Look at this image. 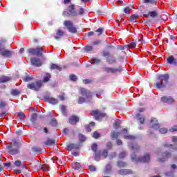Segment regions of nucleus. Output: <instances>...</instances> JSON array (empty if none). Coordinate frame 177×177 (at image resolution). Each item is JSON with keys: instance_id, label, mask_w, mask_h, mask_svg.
Wrapping results in <instances>:
<instances>
[{"instance_id": "obj_1", "label": "nucleus", "mask_w": 177, "mask_h": 177, "mask_svg": "<svg viewBox=\"0 0 177 177\" xmlns=\"http://www.w3.org/2000/svg\"><path fill=\"white\" fill-rule=\"evenodd\" d=\"M6 146L8 150V154H11L12 156L19 154V148L20 147V145L17 140H12L11 142L7 143Z\"/></svg>"}, {"instance_id": "obj_2", "label": "nucleus", "mask_w": 177, "mask_h": 177, "mask_svg": "<svg viewBox=\"0 0 177 177\" xmlns=\"http://www.w3.org/2000/svg\"><path fill=\"white\" fill-rule=\"evenodd\" d=\"M168 80H169V76L168 74L161 75L158 77V82H156V88H161L165 86V84L168 82Z\"/></svg>"}, {"instance_id": "obj_3", "label": "nucleus", "mask_w": 177, "mask_h": 177, "mask_svg": "<svg viewBox=\"0 0 177 177\" xmlns=\"http://www.w3.org/2000/svg\"><path fill=\"white\" fill-rule=\"evenodd\" d=\"M28 53L30 55H32V56H42L43 53H46V50L44 48V47H37L35 48H29L28 50Z\"/></svg>"}, {"instance_id": "obj_4", "label": "nucleus", "mask_w": 177, "mask_h": 177, "mask_svg": "<svg viewBox=\"0 0 177 177\" xmlns=\"http://www.w3.org/2000/svg\"><path fill=\"white\" fill-rule=\"evenodd\" d=\"M90 114L93 117L94 120H96L97 121H100L102 119L104 118V117H107V114L102 112V111L99 109L90 111Z\"/></svg>"}, {"instance_id": "obj_5", "label": "nucleus", "mask_w": 177, "mask_h": 177, "mask_svg": "<svg viewBox=\"0 0 177 177\" xmlns=\"http://www.w3.org/2000/svg\"><path fill=\"white\" fill-rule=\"evenodd\" d=\"M131 158L132 160H134V161H136V162L147 163L150 162L151 156L150 155V153H146L142 157L136 158V156L132 155Z\"/></svg>"}, {"instance_id": "obj_6", "label": "nucleus", "mask_w": 177, "mask_h": 177, "mask_svg": "<svg viewBox=\"0 0 177 177\" xmlns=\"http://www.w3.org/2000/svg\"><path fill=\"white\" fill-rule=\"evenodd\" d=\"M27 88L33 91H38L42 88V81L39 80L35 82L28 84Z\"/></svg>"}, {"instance_id": "obj_7", "label": "nucleus", "mask_w": 177, "mask_h": 177, "mask_svg": "<svg viewBox=\"0 0 177 177\" xmlns=\"http://www.w3.org/2000/svg\"><path fill=\"white\" fill-rule=\"evenodd\" d=\"M172 154L169 151H165L162 153L158 158V161L160 162H164L165 161H167L169 158H171V156Z\"/></svg>"}, {"instance_id": "obj_8", "label": "nucleus", "mask_w": 177, "mask_h": 177, "mask_svg": "<svg viewBox=\"0 0 177 177\" xmlns=\"http://www.w3.org/2000/svg\"><path fill=\"white\" fill-rule=\"evenodd\" d=\"M79 93L82 95V96H85L86 99H91L93 96L92 92L86 90L85 88L81 87L79 88Z\"/></svg>"}, {"instance_id": "obj_9", "label": "nucleus", "mask_w": 177, "mask_h": 177, "mask_svg": "<svg viewBox=\"0 0 177 177\" xmlns=\"http://www.w3.org/2000/svg\"><path fill=\"white\" fill-rule=\"evenodd\" d=\"M161 102L163 103H168L169 104H172V103H175V99L172 97L165 95L161 97Z\"/></svg>"}, {"instance_id": "obj_10", "label": "nucleus", "mask_w": 177, "mask_h": 177, "mask_svg": "<svg viewBox=\"0 0 177 177\" xmlns=\"http://www.w3.org/2000/svg\"><path fill=\"white\" fill-rule=\"evenodd\" d=\"M30 62L32 64V66H35V67H41L42 66L41 59H39L37 57H32L30 59Z\"/></svg>"}, {"instance_id": "obj_11", "label": "nucleus", "mask_w": 177, "mask_h": 177, "mask_svg": "<svg viewBox=\"0 0 177 177\" xmlns=\"http://www.w3.org/2000/svg\"><path fill=\"white\" fill-rule=\"evenodd\" d=\"M45 102L50 103V104H57L59 103V100L55 97H52L50 96H46L44 97Z\"/></svg>"}, {"instance_id": "obj_12", "label": "nucleus", "mask_w": 177, "mask_h": 177, "mask_svg": "<svg viewBox=\"0 0 177 177\" xmlns=\"http://www.w3.org/2000/svg\"><path fill=\"white\" fill-rule=\"evenodd\" d=\"M68 12L71 16H78L77 10H75V5L74 4L68 6Z\"/></svg>"}, {"instance_id": "obj_13", "label": "nucleus", "mask_w": 177, "mask_h": 177, "mask_svg": "<svg viewBox=\"0 0 177 177\" xmlns=\"http://www.w3.org/2000/svg\"><path fill=\"white\" fill-rule=\"evenodd\" d=\"M144 16L147 18L151 17L152 19H154L156 17H158V11H149L147 14H145Z\"/></svg>"}, {"instance_id": "obj_14", "label": "nucleus", "mask_w": 177, "mask_h": 177, "mask_svg": "<svg viewBox=\"0 0 177 177\" xmlns=\"http://www.w3.org/2000/svg\"><path fill=\"white\" fill-rule=\"evenodd\" d=\"M104 71L105 73H111L112 74H114V73H120L121 72V68H113L110 67H105L104 68Z\"/></svg>"}, {"instance_id": "obj_15", "label": "nucleus", "mask_w": 177, "mask_h": 177, "mask_svg": "<svg viewBox=\"0 0 177 177\" xmlns=\"http://www.w3.org/2000/svg\"><path fill=\"white\" fill-rule=\"evenodd\" d=\"M129 147L131 150H132V151H133L134 153H138V151L140 150V146H139V145H138L137 143L130 144Z\"/></svg>"}, {"instance_id": "obj_16", "label": "nucleus", "mask_w": 177, "mask_h": 177, "mask_svg": "<svg viewBox=\"0 0 177 177\" xmlns=\"http://www.w3.org/2000/svg\"><path fill=\"white\" fill-rule=\"evenodd\" d=\"M151 124L152 128H156V129L158 128H160V124H158V120H157V118H152L151 119Z\"/></svg>"}, {"instance_id": "obj_17", "label": "nucleus", "mask_w": 177, "mask_h": 177, "mask_svg": "<svg viewBox=\"0 0 177 177\" xmlns=\"http://www.w3.org/2000/svg\"><path fill=\"white\" fill-rule=\"evenodd\" d=\"M95 156H97L98 157H100V156H102L104 158H106L107 156H109V151H107V149L100 151L95 153Z\"/></svg>"}, {"instance_id": "obj_18", "label": "nucleus", "mask_w": 177, "mask_h": 177, "mask_svg": "<svg viewBox=\"0 0 177 177\" xmlns=\"http://www.w3.org/2000/svg\"><path fill=\"white\" fill-rule=\"evenodd\" d=\"M65 32L62 29H58L54 36L55 39H60L64 35Z\"/></svg>"}, {"instance_id": "obj_19", "label": "nucleus", "mask_w": 177, "mask_h": 177, "mask_svg": "<svg viewBox=\"0 0 177 177\" xmlns=\"http://www.w3.org/2000/svg\"><path fill=\"white\" fill-rule=\"evenodd\" d=\"M0 55L3 56V57H10V56L12 55V53L9 50H4L0 53Z\"/></svg>"}, {"instance_id": "obj_20", "label": "nucleus", "mask_w": 177, "mask_h": 177, "mask_svg": "<svg viewBox=\"0 0 177 177\" xmlns=\"http://www.w3.org/2000/svg\"><path fill=\"white\" fill-rule=\"evenodd\" d=\"M12 80V77L2 75L0 77V84H5V82H9Z\"/></svg>"}, {"instance_id": "obj_21", "label": "nucleus", "mask_w": 177, "mask_h": 177, "mask_svg": "<svg viewBox=\"0 0 177 177\" xmlns=\"http://www.w3.org/2000/svg\"><path fill=\"white\" fill-rule=\"evenodd\" d=\"M78 121H80V118H78V117H77V116H71L69 118V122L72 125H75V124H77V122H78Z\"/></svg>"}, {"instance_id": "obj_22", "label": "nucleus", "mask_w": 177, "mask_h": 177, "mask_svg": "<svg viewBox=\"0 0 177 177\" xmlns=\"http://www.w3.org/2000/svg\"><path fill=\"white\" fill-rule=\"evenodd\" d=\"M120 175H131L133 174V171L131 169H121L119 171Z\"/></svg>"}, {"instance_id": "obj_23", "label": "nucleus", "mask_w": 177, "mask_h": 177, "mask_svg": "<svg viewBox=\"0 0 177 177\" xmlns=\"http://www.w3.org/2000/svg\"><path fill=\"white\" fill-rule=\"evenodd\" d=\"M78 149V145L75 144H70L67 146V150L68 151H72V150H77Z\"/></svg>"}, {"instance_id": "obj_24", "label": "nucleus", "mask_w": 177, "mask_h": 177, "mask_svg": "<svg viewBox=\"0 0 177 177\" xmlns=\"http://www.w3.org/2000/svg\"><path fill=\"white\" fill-rule=\"evenodd\" d=\"M74 24L71 21L65 20L64 21V26L66 27L67 30L69 29Z\"/></svg>"}, {"instance_id": "obj_25", "label": "nucleus", "mask_w": 177, "mask_h": 177, "mask_svg": "<svg viewBox=\"0 0 177 177\" xmlns=\"http://www.w3.org/2000/svg\"><path fill=\"white\" fill-rule=\"evenodd\" d=\"M118 136H120V132L112 131L111 133V138L113 140H114V139H118Z\"/></svg>"}, {"instance_id": "obj_26", "label": "nucleus", "mask_w": 177, "mask_h": 177, "mask_svg": "<svg viewBox=\"0 0 177 177\" xmlns=\"http://www.w3.org/2000/svg\"><path fill=\"white\" fill-rule=\"evenodd\" d=\"M167 62L169 64H176V59H175V57H174V56H169L167 58Z\"/></svg>"}, {"instance_id": "obj_27", "label": "nucleus", "mask_w": 177, "mask_h": 177, "mask_svg": "<svg viewBox=\"0 0 177 177\" xmlns=\"http://www.w3.org/2000/svg\"><path fill=\"white\" fill-rule=\"evenodd\" d=\"M55 143H56V142L54 140L48 138L44 142V145H46V146H52V145H55Z\"/></svg>"}, {"instance_id": "obj_28", "label": "nucleus", "mask_w": 177, "mask_h": 177, "mask_svg": "<svg viewBox=\"0 0 177 177\" xmlns=\"http://www.w3.org/2000/svg\"><path fill=\"white\" fill-rule=\"evenodd\" d=\"M51 70H58V71H62V67L56 64H52L50 66Z\"/></svg>"}, {"instance_id": "obj_29", "label": "nucleus", "mask_w": 177, "mask_h": 177, "mask_svg": "<svg viewBox=\"0 0 177 177\" xmlns=\"http://www.w3.org/2000/svg\"><path fill=\"white\" fill-rule=\"evenodd\" d=\"M124 48H128L129 49H133V48H136V43L131 42L128 45H125Z\"/></svg>"}, {"instance_id": "obj_30", "label": "nucleus", "mask_w": 177, "mask_h": 177, "mask_svg": "<svg viewBox=\"0 0 177 177\" xmlns=\"http://www.w3.org/2000/svg\"><path fill=\"white\" fill-rule=\"evenodd\" d=\"M50 73H47L43 79V82H48L50 80Z\"/></svg>"}, {"instance_id": "obj_31", "label": "nucleus", "mask_w": 177, "mask_h": 177, "mask_svg": "<svg viewBox=\"0 0 177 177\" xmlns=\"http://www.w3.org/2000/svg\"><path fill=\"white\" fill-rule=\"evenodd\" d=\"M68 30L69 31V32H72V34H76L77 32V28L75 26H74V24L68 29Z\"/></svg>"}, {"instance_id": "obj_32", "label": "nucleus", "mask_w": 177, "mask_h": 177, "mask_svg": "<svg viewBox=\"0 0 177 177\" xmlns=\"http://www.w3.org/2000/svg\"><path fill=\"white\" fill-rule=\"evenodd\" d=\"M117 164L120 168H124V167H127V163L125 162L118 161Z\"/></svg>"}, {"instance_id": "obj_33", "label": "nucleus", "mask_w": 177, "mask_h": 177, "mask_svg": "<svg viewBox=\"0 0 177 177\" xmlns=\"http://www.w3.org/2000/svg\"><path fill=\"white\" fill-rule=\"evenodd\" d=\"M107 62L108 63H109V64H113V63H115L116 60L115 58H114V57L111 56L108 58Z\"/></svg>"}, {"instance_id": "obj_34", "label": "nucleus", "mask_w": 177, "mask_h": 177, "mask_svg": "<svg viewBox=\"0 0 177 177\" xmlns=\"http://www.w3.org/2000/svg\"><path fill=\"white\" fill-rule=\"evenodd\" d=\"M138 17H139V15H131L129 21H136V20H138Z\"/></svg>"}, {"instance_id": "obj_35", "label": "nucleus", "mask_w": 177, "mask_h": 177, "mask_svg": "<svg viewBox=\"0 0 177 177\" xmlns=\"http://www.w3.org/2000/svg\"><path fill=\"white\" fill-rule=\"evenodd\" d=\"M11 95H12V96H17L20 95V91L17 89H12L11 90Z\"/></svg>"}, {"instance_id": "obj_36", "label": "nucleus", "mask_w": 177, "mask_h": 177, "mask_svg": "<svg viewBox=\"0 0 177 177\" xmlns=\"http://www.w3.org/2000/svg\"><path fill=\"white\" fill-rule=\"evenodd\" d=\"M100 136H102V134H100V133H99V131H95L93 133V138H94V139H99V138H100Z\"/></svg>"}, {"instance_id": "obj_37", "label": "nucleus", "mask_w": 177, "mask_h": 177, "mask_svg": "<svg viewBox=\"0 0 177 177\" xmlns=\"http://www.w3.org/2000/svg\"><path fill=\"white\" fill-rule=\"evenodd\" d=\"M24 82H30V81H32L34 80V77L30 76H26L23 78Z\"/></svg>"}, {"instance_id": "obj_38", "label": "nucleus", "mask_w": 177, "mask_h": 177, "mask_svg": "<svg viewBox=\"0 0 177 177\" xmlns=\"http://www.w3.org/2000/svg\"><path fill=\"white\" fill-rule=\"evenodd\" d=\"M110 171H111V165L108 164L106 166L104 172H105V174H109V172H110Z\"/></svg>"}, {"instance_id": "obj_39", "label": "nucleus", "mask_w": 177, "mask_h": 177, "mask_svg": "<svg viewBox=\"0 0 177 177\" xmlns=\"http://www.w3.org/2000/svg\"><path fill=\"white\" fill-rule=\"evenodd\" d=\"M32 150L35 153H41V151H42V149H41V148H39V147H34L33 148H32Z\"/></svg>"}, {"instance_id": "obj_40", "label": "nucleus", "mask_w": 177, "mask_h": 177, "mask_svg": "<svg viewBox=\"0 0 177 177\" xmlns=\"http://www.w3.org/2000/svg\"><path fill=\"white\" fill-rule=\"evenodd\" d=\"M76 12H77V16H81V15H84V13H85V10L82 8H80Z\"/></svg>"}, {"instance_id": "obj_41", "label": "nucleus", "mask_w": 177, "mask_h": 177, "mask_svg": "<svg viewBox=\"0 0 177 177\" xmlns=\"http://www.w3.org/2000/svg\"><path fill=\"white\" fill-rule=\"evenodd\" d=\"M91 149H92L93 151L95 152L96 154V153H97V152H96V151H97V144L93 143L91 145Z\"/></svg>"}, {"instance_id": "obj_42", "label": "nucleus", "mask_w": 177, "mask_h": 177, "mask_svg": "<svg viewBox=\"0 0 177 177\" xmlns=\"http://www.w3.org/2000/svg\"><path fill=\"white\" fill-rule=\"evenodd\" d=\"M120 127H121V122H120L118 121H115L113 123V127L115 128V129H118V128H120Z\"/></svg>"}, {"instance_id": "obj_43", "label": "nucleus", "mask_w": 177, "mask_h": 177, "mask_svg": "<svg viewBox=\"0 0 177 177\" xmlns=\"http://www.w3.org/2000/svg\"><path fill=\"white\" fill-rule=\"evenodd\" d=\"M17 115H18L19 118H20V120H25V118H26V114H24V113H23V112L18 113Z\"/></svg>"}, {"instance_id": "obj_44", "label": "nucleus", "mask_w": 177, "mask_h": 177, "mask_svg": "<svg viewBox=\"0 0 177 177\" xmlns=\"http://www.w3.org/2000/svg\"><path fill=\"white\" fill-rule=\"evenodd\" d=\"M86 99L84 97H79L78 98V103L79 104H82V103H85Z\"/></svg>"}, {"instance_id": "obj_45", "label": "nucleus", "mask_w": 177, "mask_h": 177, "mask_svg": "<svg viewBox=\"0 0 177 177\" xmlns=\"http://www.w3.org/2000/svg\"><path fill=\"white\" fill-rule=\"evenodd\" d=\"M73 168L74 169H75L76 171H78V169H80V168H81V165L78 162H75L73 165Z\"/></svg>"}, {"instance_id": "obj_46", "label": "nucleus", "mask_w": 177, "mask_h": 177, "mask_svg": "<svg viewBox=\"0 0 177 177\" xmlns=\"http://www.w3.org/2000/svg\"><path fill=\"white\" fill-rule=\"evenodd\" d=\"M6 106V102L3 100L0 99V107L1 109H3Z\"/></svg>"}, {"instance_id": "obj_47", "label": "nucleus", "mask_w": 177, "mask_h": 177, "mask_svg": "<svg viewBox=\"0 0 177 177\" xmlns=\"http://www.w3.org/2000/svg\"><path fill=\"white\" fill-rule=\"evenodd\" d=\"M41 169H42V171H49V166L46 165H42L41 166Z\"/></svg>"}, {"instance_id": "obj_48", "label": "nucleus", "mask_w": 177, "mask_h": 177, "mask_svg": "<svg viewBox=\"0 0 177 177\" xmlns=\"http://www.w3.org/2000/svg\"><path fill=\"white\" fill-rule=\"evenodd\" d=\"M159 132L164 135L168 132V129L167 128H161L160 129Z\"/></svg>"}, {"instance_id": "obj_49", "label": "nucleus", "mask_w": 177, "mask_h": 177, "mask_svg": "<svg viewBox=\"0 0 177 177\" xmlns=\"http://www.w3.org/2000/svg\"><path fill=\"white\" fill-rule=\"evenodd\" d=\"M83 84H84L85 85H88V84H92V80L91 79L83 80Z\"/></svg>"}, {"instance_id": "obj_50", "label": "nucleus", "mask_w": 177, "mask_h": 177, "mask_svg": "<svg viewBox=\"0 0 177 177\" xmlns=\"http://www.w3.org/2000/svg\"><path fill=\"white\" fill-rule=\"evenodd\" d=\"M107 150H111L113 149V143L111 142H109L106 144Z\"/></svg>"}, {"instance_id": "obj_51", "label": "nucleus", "mask_w": 177, "mask_h": 177, "mask_svg": "<svg viewBox=\"0 0 177 177\" xmlns=\"http://www.w3.org/2000/svg\"><path fill=\"white\" fill-rule=\"evenodd\" d=\"M37 114L36 113H33L32 115L30 121H32V122H35V121H37Z\"/></svg>"}, {"instance_id": "obj_52", "label": "nucleus", "mask_w": 177, "mask_h": 177, "mask_svg": "<svg viewBox=\"0 0 177 177\" xmlns=\"http://www.w3.org/2000/svg\"><path fill=\"white\" fill-rule=\"evenodd\" d=\"M131 8L126 7L124 8V12L126 13V15H129L131 13Z\"/></svg>"}, {"instance_id": "obj_53", "label": "nucleus", "mask_w": 177, "mask_h": 177, "mask_svg": "<svg viewBox=\"0 0 177 177\" xmlns=\"http://www.w3.org/2000/svg\"><path fill=\"white\" fill-rule=\"evenodd\" d=\"M79 139L81 142H85L86 138L82 134H79Z\"/></svg>"}, {"instance_id": "obj_54", "label": "nucleus", "mask_w": 177, "mask_h": 177, "mask_svg": "<svg viewBox=\"0 0 177 177\" xmlns=\"http://www.w3.org/2000/svg\"><path fill=\"white\" fill-rule=\"evenodd\" d=\"M169 132L174 133V132H177V125H174L173 127L169 129Z\"/></svg>"}, {"instance_id": "obj_55", "label": "nucleus", "mask_w": 177, "mask_h": 177, "mask_svg": "<svg viewBox=\"0 0 177 177\" xmlns=\"http://www.w3.org/2000/svg\"><path fill=\"white\" fill-rule=\"evenodd\" d=\"M70 80H71V81H74V82L77 81V75H70Z\"/></svg>"}, {"instance_id": "obj_56", "label": "nucleus", "mask_w": 177, "mask_h": 177, "mask_svg": "<svg viewBox=\"0 0 177 177\" xmlns=\"http://www.w3.org/2000/svg\"><path fill=\"white\" fill-rule=\"evenodd\" d=\"M96 32H98L97 36L100 37V35H102V34H103V28H100L96 30Z\"/></svg>"}, {"instance_id": "obj_57", "label": "nucleus", "mask_w": 177, "mask_h": 177, "mask_svg": "<svg viewBox=\"0 0 177 177\" xmlns=\"http://www.w3.org/2000/svg\"><path fill=\"white\" fill-rule=\"evenodd\" d=\"M92 63H94L95 64H97L98 63H100V59L94 58L91 59Z\"/></svg>"}, {"instance_id": "obj_58", "label": "nucleus", "mask_w": 177, "mask_h": 177, "mask_svg": "<svg viewBox=\"0 0 177 177\" xmlns=\"http://www.w3.org/2000/svg\"><path fill=\"white\" fill-rule=\"evenodd\" d=\"M64 96H66V94L64 93H62L60 95L58 96L59 99H60V100H66V98L64 97Z\"/></svg>"}, {"instance_id": "obj_59", "label": "nucleus", "mask_w": 177, "mask_h": 177, "mask_svg": "<svg viewBox=\"0 0 177 177\" xmlns=\"http://www.w3.org/2000/svg\"><path fill=\"white\" fill-rule=\"evenodd\" d=\"M144 3H156V0H143Z\"/></svg>"}, {"instance_id": "obj_60", "label": "nucleus", "mask_w": 177, "mask_h": 177, "mask_svg": "<svg viewBox=\"0 0 177 177\" xmlns=\"http://www.w3.org/2000/svg\"><path fill=\"white\" fill-rule=\"evenodd\" d=\"M50 125H52L53 127H56V125H57V121H56L55 119H53L50 122Z\"/></svg>"}, {"instance_id": "obj_61", "label": "nucleus", "mask_w": 177, "mask_h": 177, "mask_svg": "<svg viewBox=\"0 0 177 177\" xmlns=\"http://www.w3.org/2000/svg\"><path fill=\"white\" fill-rule=\"evenodd\" d=\"M124 139H130L131 140H133L134 139H136V137L133 136L129 135V136H125Z\"/></svg>"}, {"instance_id": "obj_62", "label": "nucleus", "mask_w": 177, "mask_h": 177, "mask_svg": "<svg viewBox=\"0 0 177 177\" xmlns=\"http://www.w3.org/2000/svg\"><path fill=\"white\" fill-rule=\"evenodd\" d=\"M84 49L85 50H86V52H89L93 49V47H92L91 46H86Z\"/></svg>"}, {"instance_id": "obj_63", "label": "nucleus", "mask_w": 177, "mask_h": 177, "mask_svg": "<svg viewBox=\"0 0 177 177\" xmlns=\"http://www.w3.org/2000/svg\"><path fill=\"white\" fill-rule=\"evenodd\" d=\"M88 169H89L91 172H95V171H96V167H95V166L90 165V166H88Z\"/></svg>"}, {"instance_id": "obj_64", "label": "nucleus", "mask_w": 177, "mask_h": 177, "mask_svg": "<svg viewBox=\"0 0 177 177\" xmlns=\"http://www.w3.org/2000/svg\"><path fill=\"white\" fill-rule=\"evenodd\" d=\"M125 156H127V153L125 152H122L119 154V158H125Z\"/></svg>"}]
</instances>
